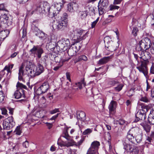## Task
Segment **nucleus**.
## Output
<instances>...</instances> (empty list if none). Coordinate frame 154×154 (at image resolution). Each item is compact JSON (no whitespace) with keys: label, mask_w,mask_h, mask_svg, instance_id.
Returning <instances> with one entry per match:
<instances>
[{"label":"nucleus","mask_w":154,"mask_h":154,"mask_svg":"<svg viewBox=\"0 0 154 154\" xmlns=\"http://www.w3.org/2000/svg\"><path fill=\"white\" fill-rule=\"evenodd\" d=\"M142 133L141 130L137 127L132 128L128 131L125 141L128 140L134 144L139 143L142 140Z\"/></svg>","instance_id":"1"},{"label":"nucleus","mask_w":154,"mask_h":154,"mask_svg":"<svg viewBox=\"0 0 154 154\" xmlns=\"http://www.w3.org/2000/svg\"><path fill=\"white\" fill-rule=\"evenodd\" d=\"M67 13H64L63 16L61 17L60 20H54L53 22L52 27L53 29L55 30H59L66 27L67 25Z\"/></svg>","instance_id":"2"},{"label":"nucleus","mask_w":154,"mask_h":154,"mask_svg":"<svg viewBox=\"0 0 154 154\" xmlns=\"http://www.w3.org/2000/svg\"><path fill=\"white\" fill-rule=\"evenodd\" d=\"M151 42L148 38H145L141 40L136 48L138 51H145L150 48Z\"/></svg>","instance_id":"3"},{"label":"nucleus","mask_w":154,"mask_h":154,"mask_svg":"<svg viewBox=\"0 0 154 154\" xmlns=\"http://www.w3.org/2000/svg\"><path fill=\"white\" fill-rule=\"evenodd\" d=\"M142 109L139 110L135 114L136 119L134 122H137L140 120H144L146 118V113L148 111V109L146 106H142Z\"/></svg>","instance_id":"4"},{"label":"nucleus","mask_w":154,"mask_h":154,"mask_svg":"<svg viewBox=\"0 0 154 154\" xmlns=\"http://www.w3.org/2000/svg\"><path fill=\"white\" fill-rule=\"evenodd\" d=\"M43 52L42 48L39 45H34L33 48L29 51L30 55L33 56L34 57L36 55L38 59L41 58L42 54Z\"/></svg>","instance_id":"5"},{"label":"nucleus","mask_w":154,"mask_h":154,"mask_svg":"<svg viewBox=\"0 0 154 154\" xmlns=\"http://www.w3.org/2000/svg\"><path fill=\"white\" fill-rule=\"evenodd\" d=\"M87 32L82 29H79L77 31L76 33L74 35V40L77 43H78L82 40L85 39L87 37Z\"/></svg>","instance_id":"6"},{"label":"nucleus","mask_w":154,"mask_h":154,"mask_svg":"<svg viewBox=\"0 0 154 154\" xmlns=\"http://www.w3.org/2000/svg\"><path fill=\"white\" fill-rule=\"evenodd\" d=\"M140 62V64L138 63L137 64L136 68L140 72L143 73L145 76L146 77L148 74L147 64L149 63V61L148 60H141Z\"/></svg>","instance_id":"7"},{"label":"nucleus","mask_w":154,"mask_h":154,"mask_svg":"<svg viewBox=\"0 0 154 154\" xmlns=\"http://www.w3.org/2000/svg\"><path fill=\"white\" fill-rule=\"evenodd\" d=\"M63 7V4L60 2H55L54 5L50 7V14L52 13L53 17L57 15Z\"/></svg>","instance_id":"8"},{"label":"nucleus","mask_w":154,"mask_h":154,"mask_svg":"<svg viewBox=\"0 0 154 154\" xmlns=\"http://www.w3.org/2000/svg\"><path fill=\"white\" fill-rule=\"evenodd\" d=\"M57 45L60 50H66L70 45L69 40L68 38H62L57 42Z\"/></svg>","instance_id":"9"},{"label":"nucleus","mask_w":154,"mask_h":154,"mask_svg":"<svg viewBox=\"0 0 154 154\" xmlns=\"http://www.w3.org/2000/svg\"><path fill=\"white\" fill-rule=\"evenodd\" d=\"M36 9L39 13H49L50 6L49 4L47 2L41 3L39 6L36 7Z\"/></svg>","instance_id":"10"},{"label":"nucleus","mask_w":154,"mask_h":154,"mask_svg":"<svg viewBox=\"0 0 154 154\" xmlns=\"http://www.w3.org/2000/svg\"><path fill=\"white\" fill-rule=\"evenodd\" d=\"M124 148L126 150L131 152V154H138V150L137 147L134 146L133 145L130 144L125 142L123 143Z\"/></svg>","instance_id":"11"},{"label":"nucleus","mask_w":154,"mask_h":154,"mask_svg":"<svg viewBox=\"0 0 154 154\" xmlns=\"http://www.w3.org/2000/svg\"><path fill=\"white\" fill-rule=\"evenodd\" d=\"M49 88L48 83V82H45L37 89L36 91V93L38 95L45 93L47 91Z\"/></svg>","instance_id":"12"},{"label":"nucleus","mask_w":154,"mask_h":154,"mask_svg":"<svg viewBox=\"0 0 154 154\" xmlns=\"http://www.w3.org/2000/svg\"><path fill=\"white\" fill-rule=\"evenodd\" d=\"M82 45L80 44H76L75 45L71 47L68 51V54L70 56L76 55V52L80 49Z\"/></svg>","instance_id":"13"},{"label":"nucleus","mask_w":154,"mask_h":154,"mask_svg":"<svg viewBox=\"0 0 154 154\" xmlns=\"http://www.w3.org/2000/svg\"><path fill=\"white\" fill-rule=\"evenodd\" d=\"M34 22L33 23L32 29L33 32L35 33V35L38 36L40 38H43L45 37V33L40 30L37 27L35 26V25L34 24Z\"/></svg>","instance_id":"14"},{"label":"nucleus","mask_w":154,"mask_h":154,"mask_svg":"<svg viewBox=\"0 0 154 154\" xmlns=\"http://www.w3.org/2000/svg\"><path fill=\"white\" fill-rule=\"evenodd\" d=\"M78 7V5L77 3L75 2H72L67 5L66 9L68 11L71 13H73Z\"/></svg>","instance_id":"15"},{"label":"nucleus","mask_w":154,"mask_h":154,"mask_svg":"<svg viewBox=\"0 0 154 154\" xmlns=\"http://www.w3.org/2000/svg\"><path fill=\"white\" fill-rule=\"evenodd\" d=\"M25 91L21 88H17L14 93V97L17 99L20 98H25Z\"/></svg>","instance_id":"16"},{"label":"nucleus","mask_w":154,"mask_h":154,"mask_svg":"<svg viewBox=\"0 0 154 154\" xmlns=\"http://www.w3.org/2000/svg\"><path fill=\"white\" fill-rule=\"evenodd\" d=\"M6 23L8 26L11 25L12 22L9 20V17L6 14L1 15L0 17V23L2 24Z\"/></svg>","instance_id":"17"},{"label":"nucleus","mask_w":154,"mask_h":154,"mask_svg":"<svg viewBox=\"0 0 154 154\" xmlns=\"http://www.w3.org/2000/svg\"><path fill=\"white\" fill-rule=\"evenodd\" d=\"M32 69L31 68L32 67L31 65L30 66V67L29 66H27L26 68V74H27L29 76H30L31 77H34L36 76H37L36 73V72L35 71L34 69L33 66V65L32 64L31 65Z\"/></svg>","instance_id":"18"},{"label":"nucleus","mask_w":154,"mask_h":154,"mask_svg":"<svg viewBox=\"0 0 154 154\" xmlns=\"http://www.w3.org/2000/svg\"><path fill=\"white\" fill-rule=\"evenodd\" d=\"M117 105L116 101L112 100L110 103L108 107L109 112L110 114L113 115L116 112V109Z\"/></svg>","instance_id":"19"},{"label":"nucleus","mask_w":154,"mask_h":154,"mask_svg":"<svg viewBox=\"0 0 154 154\" xmlns=\"http://www.w3.org/2000/svg\"><path fill=\"white\" fill-rule=\"evenodd\" d=\"M35 71L36 72L37 75H40L44 71V68L41 64L38 63L37 66H33Z\"/></svg>","instance_id":"20"},{"label":"nucleus","mask_w":154,"mask_h":154,"mask_svg":"<svg viewBox=\"0 0 154 154\" xmlns=\"http://www.w3.org/2000/svg\"><path fill=\"white\" fill-rule=\"evenodd\" d=\"M68 129L67 128H66V130L63 131L61 137L65 138L69 142H73V143L74 144V142L73 140L72 137L70 136L68 133L67 130Z\"/></svg>","instance_id":"21"},{"label":"nucleus","mask_w":154,"mask_h":154,"mask_svg":"<svg viewBox=\"0 0 154 154\" xmlns=\"http://www.w3.org/2000/svg\"><path fill=\"white\" fill-rule=\"evenodd\" d=\"M10 31L9 30L5 29L0 32V40L3 41L9 34Z\"/></svg>","instance_id":"22"},{"label":"nucleus","mask_w":154,"mask_h":154,"mask_svg":"<svg viewBox=\"0 0 154 154\" xmlns=\"http://www.w3.org/2000/svg\"><path fill=\"white\" fill-rule=\"evenodd\" d=\"M24 68L22 66H21L19 69L18 73V79L20 81L24 82L23 77L25 75Z\"/></svg>","instance_id":"23"},{"label":"nucleus","mask_w":154,"mask_h":154,"mask_svg":"<svg viewBox=\"0 0 154 154\" xmlns=\"http://www.w3.org/2000/svg\"><path fill=\"white\" fill-rule=\"evenodd\" d=\"M18 147L15 146L11 147L6 152V154H15L17 152Z\"/></svg>","instance_id":"24"},{"label":"nucleus","mask_w":154,"mask_h":154,"mask_svg":"<svg viewBox=\"0 0 154 154\" xmlns=\"http://www.w3.org/2000/svg\"><path fill=\"white\" fill-rule=\"evenodd\" d=\"M57 144L61 147L62 146H66L69 147L70 146H72L74 144L73 143V142H58Z\"/></svg>","instance_id":"25"},{"label":"nucleus","mask_w":154,"mask_h":154,"mask_svg":"<svg viewBox=\"0 0 154 154\" xmlns=\"http://www.w3.org/2000/svg\"><path fill=\"white\" fill-rule=\"evenodd\" d=\"M116 44L113 42L110 43L109 46L107 47L106 49L111 52L116 50L117 49V47L116 46Z\"/></svg>","instance_id":"26"},{"label":"nucleus","mask_w":154,"mask_h":154,"mask_svg":"<svg viewBox=\"0 0 154 154\" xmlns=\"http://www.w3.org/2000/svg\"><path fill=\"white\" fill-rule=\"evenodd\" d=\"M6 122L8 123L10 125L13 127L15 125V123L14 121V118L12 116L8 117L5 120Z\"/></svg>","instance_id":"27"},{"label":"nucleus","mask_w":154,"mask_h":154,"mask_svg":"<svg viewBox=\"0 0 154 154\" xmlns=\"http://www.w3.org/2000/svg\"><path fill=\"white\" fill-rule=\"evenodd\" d=\"M108 0H100L99 3V6H101L103 8H106L108 5Z\"/></svg>","instance_id":"28"},{"label":"nucleus","mask_w":154,"mask_h":154,"mask_svg":"<svg viewBox=\"0 0 154 154\" xmlns=\"http://www.w3.org/2000/svg\"><path fill=\"white\" fill-rule=\"evenodd\" d=\"M110 58V57H105L98 61V64L100 65L105 64L109 61Z\"/></svg>","instance_id":"29"},{"label":"nucleus","mask_w":154,"mask_h":154,"mask_svg":"<svg viewBox=\"0 0 154 154\" xmlns=\"http://www.w3.org/2000/svg\"><path fill=\"white\" fill-rule=\"evenodd\" d=\"M100 146V143L97 141H95L92 143L91 146L92 148L98 151L99 147Z\"/></svg>","instance_id":"30"},{"label":"nucleus","mask_w":154,"mask_h":154,"mask_svg":"<svg viewBox=\"0 0 154 154\" xmlns=\"http://www.w3.org/2000/svg\"><path fill=\"white\" fill-rule=\"evenodd\" d=\"M31 8H29V11L28 14L29 15H32L34 13L37 11L36 9V6L32 4L31 5Z\"/></svg>","instance_id":"31"},{"label":"nucleus","mask_w":154,"mask_h":154,"mask_svg":"<svg viewBox=\"0 0 154 154\" xmlns=\"http://www.w3.org/2000/svg\"><path fill=\"white\" fill-rule=\"evenodd\" d=\"M148 120L149 123L150 124H154V111L152 113H151L149 115L148 118Z\"/></svg>","instance_id":"32"},{"label":"nucleus","mask_w":154,"mask_h":154,"mask_svg":"<svg viewBox=\"0 0 154 154\" xmlns=\"http://www.w3.org/2000/svg\"><path fill=\"white\" fill-rule=\"evenodd\" d=\"M77 117L79 119L82 121H84L86 119L85 114L83 112H81L77 116Z\"/></svg>","instance_id":"33"},{"label":"nucleus","mask_w":154,"mask_h":154,"mask_svg":"<svg viewBox=\"0 0 154 154\" xmlns=\"http://www.w3.org/2000/svg\"><path fill=\"white\" fill-rule=\"evenodd\" d=\"M3 128L4 129L9 130L13 127L11 126L8 123L4 121L3 123Z\"/></svg>","instance_id":"34"},{"label":"nucleus","mask_w":154,"mask_h":154,"mask_svg":"<svg viewBox=\"0 0 154 154\" xmlns=\"http://www.w3.org/2000/svg\"><path fill=\"white\" fill-rule=\"evenodd\" d=\"M86 154H98V151L90 147L88 149Z\"/></svg>","instance_id":"35"},{"label":"nucleus","mask_w":154,"mask_h":154,"mask_svg":"<svg viewBox=\"0 0 154 154\" xmlns=\"http://www.w3.org/2000/svg\"><path fill=\"white\" fill-rule=\"evenodd\" d=\"M13 64L8 65L6 66L5 67L4 69H3V71L6 70L8 73H11V70L13 68Z\"/></svg>","instance_id":"36"},{"label":"nucleus","mask_w":154,"mask_h":154,"mask_svg":"<svg viewBox=\"0 0 154 154\" xmlns=\"http://www.w3.org/2000/svg\"><path fill=\"white\" fill-rule=\"evenodd\" d=\"M88 12L86 10L85 11L80 12L79 15L82 19H84L86 18L88 15Z\"/></svg>","instance_id":"37"},{"label":"nucleus","mask_w":154,"mask_h":154,"mask_svg":"<svg viewBox=\"0 0 154 154\" xmlns=\"http://www.w3.org/2000/svg\"><path fill=\"white\" fill-rule=\"evenodd\" d=\"M75 84L80 89H81L82 88L83 85L85 86V85L84 80H82L80 82L76 83Z\"/></svg>","instance_id":"38"},{"label":"nucleus","mask_w":154,"mask_h":154,"mask_svg":"<svg viewBox=\"0 0 154 154\" xmlns=\"http://www.w3.org/2000/svg\"><path fill=\"white\" fill-rule=\"evenodd\" d=\"M14 133L17 135H20L22 133V128L20 126H17L14 131Z\"/></svg>","instance_id":"39"},{"label":"nucleus","mask_w":154,"mask_h":154,"mask_svg":"<svg viewBox=\"0 0 154 154\" xmlns=\"http://www.w3.org/2000/svg\"><path fill=\"white\" fill-rule=\"evenodd\" d=\"M143 127L146 133H148L150 132L151 129V127L150 125L145 124L144 125Z\"/></svg>","instance_id":"40"},{"label":"nucleus","mask_w":154,"mask_h":154,"mask_svg":"<svg viewBox=\"0 0 154 154\" xmlns=\"http://www.w3.org/2000/svg\"><path fill=\"white\" fill-rule=\"evenodd\" d=\"M145 54V56L143 57V60H148L151 58V54L149 52L145 51V54Z\"/></svg>","instance_id":"41"},{"label":"nucleus","mask_w":154,"mask_h":154,"mask_svg":"<svg viewBox=\"0 0 154 154\" xmlns=\"http://www.w3.org/2000/svg\"><path fill=\"white\" fill-rule=\"evenodd\" d=\"M16 87H17V88H21V89L23 88L25 89H26L27 88V87L25 85L19 82H18L17 83L16 85Z\"/></svg>","instance_id":"42"},{"label":"nucleus","mask_w":154,"mask_h":154,"mask_svg":"<svg viewBox=\"0 0 154 154\" xmlns=\"http://www.w3.org/2000/svg\"><path fill=\"white\" fill-rule=\"evenodd\" d=\"M140 100L145 103H148L150 101V99L146 96L142 97L140 99Z\"/></svg>","instance_id":"43"},{"label":"nucleus","mask_w":154,"mask_h":154,"mask_svg":"<svg viewBox=\"0 0 154 154\" xmlns=\"http://www.w3.org/2000/svg\"><path fill=\"white\" fill-rule=\"evenodd\" d=\"M92 132V130L91 129L88 128L85 130L83 132L82 134L83 135H86L90 134Z\"/></svg>","instance_id":"44"},{"label":"nucleus","mask_w":154,"mask_h":154,"mask_svg":"<svg viewBox=\"0 0 154 154\" xmlns=\"http://www.w3.org/2000/svg\"><path fill=\"white\" fill-rule=\"evenodd\" d=\"M105 8H103V7L99 6V5H98V9L99 14L100 15H102L104 13Z\"/></svg>","instance_id":"45"},{"label":"nucleus","mask_w":154,"mask_h":154,"mask_svg":"<svg viewBox=\"0 0 154 154\" xmlns=\"http://www.w3.org/2000/svg\"><path fill=\"white\" fill-rule=\"evenodd\" d=\"M123 86L122 84H119L117 87L115 88V89L116 91H119L122 89Z\"/></svg>","instance_id":"46"},{"label":"nucleus","mask_w":154,"mask_h":154,"mask_svg":"<svg viewBox=\"0 0 154 154\" xmlns=\"http://www.w3.org/2000/svg\"><path fill=\"white\" fill-rule=\"evenodd\" d=\"M118 83L117 81H115L114 79H111L109 82L108 84L111 86H114Z\"/></svg>","instance_id":"47"},{"label":"nucleus","mask_w":154,"mask_h":154,"mask_svg":"<svg viewBox=\"0 0 154 154\" xmlns=\"http://www.w3.org/2000/svg\"><path fill=\"white\" fill-rule=\"evenodd\" d=\"M153 142L152 138L149 136H148L145 142L146 143L150 144Z\"/></svg>","instance_id":"48"},{"label":"nucleus","mask_w":154,"mask_h":154,"mask_svg":"<svg viewBox=\"0 0 154 154\" xmlns=\"http://www.w3.org/2000/svg\"><path fill=\"white\" fill-rule=\"evenodd\" d=\"M4 99V94L2 91H0V103H2Z\"/></svg>","instance_id":"49"},{"label":"nucleus","mask_w":154,"mask_h":154,"mask_svg":"<svg viewBox=\"0 0 154 154\" xmlns=\"http://www.w3.org/2000/svg\"><path fill=\"white\" fill-rule=\"evenodd\" d=\"M78 59L79 60H83L84 61H86L88 59L87 57L85 55L80 56L79 57Z\"/></svg>","instance_id":"50"},{"label":"nucleus","mask_w":154,"mask_h":154,"mask_svg":"<svg viewBox=\"0 0 154 154\" xmlns=\"http://www.w3.org/2000/svg\"><path fill=\"white\" fill-rule=\"evenodd\" d=\"M0 11H5L8 12V11L6 9L4 4H0Z\"/></svg>","instance_id":"51"},{"label":"nucleus","mask_w":154,"mask_h":154,"mask_svg":"<svg viewBox=\"0 0 154 154\" xmlns=\"http://www.w3.org/2000/svg\"><path fill=\"white\" fill-rule=\"evenodd\" d=\"M99 17H98L97 19L94 21L91 24V27L92 28H93L95 27L96 26V24L97 23L98 21L99 20Z\"/></svg>","instance_id":"52"},{"label":"nucleus","mask_w":154,"mask_h":154,"mask_svg":"<svg viewBox=\"0 0 154 154\" xmlns=\"http://www.w3.org/2000/svg\"><path fill=\"white\" fill-rule=\"evenodd\" d=\"M59 112V108H55L53 110L50 111L49 112L50 114H53Z\"/></svg>","instance_id":"53"},{"label":"nucleus","mask_w":154,"mask_h":154,"mask_svg":"<svg viewBox=\"0 0 154 154\" xmlns=\"http://www.w3.org/2000/svg\"><path fill=\"white\" fill-rule=\"evenodd\" d=\"M109 10L112 11L113 10L118 9L119 8V7L116 5H111L110 7Z\"/></svg>","instance_id":"54"},{"label":"nucleus","mask_w":154,"mask_h":154,"mask_svg":"<svg viewBox=\"0 0 154 154\" xmlns=\"http://www.w3.org/2000/svg\"><path fill=\"white\" fill-rule=\"evenodd\" d=\"M138 31V29L137 28L135 27L133 28L132 31V33L134 36H136L137 35V32Z\"/></svg>","instance_id":"55"},{"label":"nucleus","mask_w":154,"mask_h":154,"mask_svg":"<svg viewBox=\"0 0 154 154\" xmlns=\"http://www.w3.org/2000/svg\"><path fill=\"white\" fill-rule=\"evenodd\" d=\"M117 122L120 125H124L126 124V121L122 119H119Z\"/></svg>","instance_id":"56"},{"label":"nucleus","mask_w":154,"mask_h":154,"mask_svg":"<svg viewBox=\"0 0 154 154\" xmlns=\"http://www.w3.org/2000/svg\"><path fill=\"white\" fill-rule=\"evenodd\" d=\"M84 140V139L82 138L81 140L78 142L77 143H76L74 145H75L76 146H79L80 145L82 144V143L83 142ZM75 143L74 142V143Z\"/></svg>","instance_id":"57"},{"label":"nucleus","mask_w":154,"mask_h":154,"mask_svg":"<svg viewBox=\"0 0 154 154\" xmlns=\"http://www.w3.org/2000/svg\"><path fill=\"white\" fill-rule=\"evenodd\" d=\"M2 114L4 115H8L7 113V110L5 108H2L1 109Z\"/></svg>","instance_id":"58"},{"label":"nucleus","mask_w":154,"mask_h":154,"mask_svg":"<svg viewBox=\"0 0 154 154\" xmlns=\"http://www.w3.org/2000/svg\"><path fill=\"white\" fill-rule=\"evenodd\" d=\"M134 94V91L132 89H130L128 92V95L129 97L131 96Z\"/></svg>","instance_id":"59"},{"label":"nucleus","mask_w":154,"mask_h":154,"mask_svg":"<svg viewBox=\"0 0 154 154\" xmlns=\"http://www.w3.org/2000/svg\"><path fill=\"white\" fill-rule=\"evenodd\" d=\"M140 58L141 59H142L143 60V57H144V56H145V54H145V51H140Z\"/></svg>","instance_id":"60"},{"label":"nucleus","mask_w":154,"mask_h":154,"mask_svg":"<svg viewBox=\"0 0 154 154\" xmlns=\"http://www.w3.org/2000/svg\"><path fill=\"white\" fill-rule=\"evenodd\" d=\"M23 145L24 147L26 148H28L29 146V142L27 141L26 140L23 143Z\"/></svg>","instance_id":"61"},{"label":"nucleus","mask_w":154,"mask_h":154,"mask_svg":"<svg viewBox=\"0 0 154 154\" xmlns=\"http://www.w3.org/2000/svg\"><path fill=\"white\" fill-rule=\"evenodd\" d=\"M46 125L47 126L48 128V129H51L52 126V123H50L48 122H46L45 123Z\"/></svg>","instance_id":"62"},{"label":"nucleus","mask_w":154,"mask_h":154,"mask_svg":"<svg viewBox=\"0 0 154 154\" xmlns=\"http://www.w3.org/2000/svg\"><path fill=\"white\" fill-rule=\"evenodd\" d=\"M77 150L75 149L71 150L69 152L68 154H75Z\"/></svg>","instance_id":"63"},{"label":"nucleus","mask_w":154,"mask_h":154,"mask_svg":"<svg viewBox=\"0 0 154 154\" xmlns=\"http://www.w3.org/2000/svg\"><path fill=\"white\" fill-rule=\"evenodd\" d=\"M150 52L152 54H154V43L152 47H150Z\"/></svg>","instance_id":"64"}]
</instances>
